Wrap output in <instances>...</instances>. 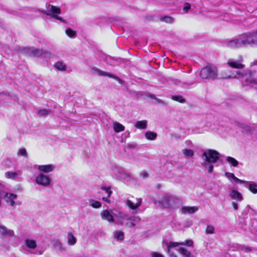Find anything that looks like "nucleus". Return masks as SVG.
I'll return each instance as SVG.
<instances>
[{"label": "nucleus", "mask_w": 257, "mask_h": 257, "mask_svg": "<svg viewBox=\"0 0 257 257\" xmlns=\"http://www.w3.org/2000/svg\"><path fill=\"white\" fill-rule=\"evenodd\" d=\"M255 72L254 71L246 69L243 70H238L236 71H228V73H221V77L224 79L230 78H242L245 80L246 85H249L256 83L253 79L255 76Z\"/></svg>", "instance_id": "1"}, {"label": "nucleus", "mask_w": 257, "mask_h": 257, "mask_svg": "<svg viewBox=\"0 0 257 257\" xmlns=\"http://www.w3.org/2000/svg\"><path fill=\"white\" fill-rule=\"evenodd\" d=\"M203 162L202 166L207 170L209 173L213 171V164L217 162L220 158V154L214 150L209 149L204 152L202 155Z\"/></svg>", "instance_id": "2"}, {"label": "nucleus", "mask_w": 257, "mask_h": 257, "mask_svg": "<svg viewBox=\"0 0 257 257\" xmlns=\"http://www.w3.org/2000/svg\"><path fill=\"white\" fill-rule=\"evenodd\" d=\"M251 34L253 36L257 35V30L243 33L231 40H227L224 42V45L230 49H239L245 47V40L243 39L245 35Z\"/></svg>", "instance_id": "3"}, {"label": "nucleus", "mask_w": 257, "mask_h": 257, "mask_svg": "<svg viewBox=\"0 0 257 257\" xmlns=\"http://www.w3.org/2000/svg\"><path fill=\"white\" fill-rule=\"evenodd\" d=\"M116 218H120L122 221H118L117 223L118 224L122 225L124 221H127L125 223V225L128 228L135 227L136 224L140 222L141 218L138 216H131L128 214L118 211L114 214Z\"/></svg>", "instance_id": "4"}, {"label": "nucleus", "mask_w": 257, "mask_h": 257, "mask_svg": "<svg viewBox=\"0 0 257 257\" xmlns=\"http://www.w3.org/2000/svg\"><path fill=\"white\" fill-rule=\"evenodd\" d=\"M200 76L202 79H215L218 76L217 68L214 66L208 65L201 69Z\"/></svg>", "instance_id": "5"}, {"label": "nucleus", "mask_w": 257, "mask_h": 257, "mask_svg": "<svg viewBox=\"0 0 257 257\" xmlns=\"http://www.w3.org/2000/svg\"><path fill=\"white\" fill-rule=\"evenodd\" d=\"M158 203L165 208H175L178 206L180 201L178 198L172 196L165 195L158 201Z\"/></svg>", "instance_id": "6"}, {"label": "nucleus", "mask_w": 257, "mask_h": 257, "mask_svg": "<svg viewBox=\"0 0 257 257\" xmlns=\"http://www.w3.org/2000/svg\"><path fill=\"white\" fill-rule=\"evenodd\" d=\"M48 8L49 10L48 11L41 9H38L37 11L45 14L46 16H50L51 18L58 20L62 22H65L64 20L62 17L58 16V15L61 14V10L59 8L52 5H49Z\"/></svg>", "instance_id": "7"}, {"label": "nucleus", "mask_w": 257, "mask_h": 257, "mask_svg": "<svg viewBox=\"0 0 257 257\" xmlns=\"http://www.w3.org/2000/svg\"><path fill=\"white\" fill-rule=\"evenodd\" d=\"M22 49L24 53L34 57L44 55L45 57L50 58L53 56L51 53L44 51L42 49L34 48H23Z\"/></svg>", "instance_id": "8"}, {"label": "nucleus", "mask_w": 257, "mask_h": 257, "mask_svg": "<svg viewBox=\"0 0 257 257\" xmlns=\"http://www.w3.org/2000/svg\"><path fill=\"white\" fill-rule=\"evenodd\" d=\"M193 244L192 240H186L184 242H167L166 245L167 246V252L170 257H178L177 255L174 253L173 248L179 245H186L188 246H191Z\"/></svg>", "instance_id": "9"}, {"label": "nucleus", "mask_w": 257, "mask_h": 257, "mask_svg": "<svg viewBox=\"0 0 257 257\" xmlns=\"http://www.w3.org/2000/svg\"><path fill=\"white\" fill-rule=\"evenodd\" d=\"M35 182L39 185L48 187L50 185L51 179L48 176L40 173L36 177Z\"/></svg>", "instance_id": "10"}, {"label": "nucleus", "mask_w": 257, "mask_h": 257, "mask_svg": "<svg viewBox=\"0 0 257 257\" xmlns=\"http://www.w3.org/2000/svg\"><path fill=\"white\" fill-rule=\"evenodd\" d=\"M242 62L243 58L241 56H240L237 60L229 59L227 62V64L231 68L240 69L245 67V65L242 64Z\"/></svg>", "instance_id": "11"}, {"label": "nucleus", "mask_w": 257, "mask_h": 257, "mask_svg": "<svg viewBox=\"0 0 257 257\" xmlns=\"http://www.w3.org/2000/svg\"><path fill=\"white\" fill-rule=\"evenodd\" d=\"M243 37L245 40V47L246 46H250L251 47H257V36H253L251 34H248L245 35Z\"/></svg>", "instance_id": "12"}, {"label": "nucleus", "mask_w": 257, "mask_h": 257, "mask_svg": "<svg viewBox=\"0 0 257 257\" xmlns=\"http://www.w3.org/2000/svg\"><path fill=\"white\" fill-rule=\"evenodd\" d=\"M100 216L102 219L106 220L110 223L113 222L114 221V217L108 210H102L100 213Z\"/></svg>", "instance_id": "13"}, {"label": "nucleus", "mask_w": 257, "mask_h": 257, "mask_svg": "<svg viewBox=\"0 0 257 257\" xmlns=\"http://www.w3.org/2000/svg\"><path fill=\"white\" fill-rule=\"evenodd\" d=\"M17 198V195L13 193H7L4 196L5 200L11 206L15 205V200Z\"/></svg>", "instance_id": "14"}, {"label": "nucleus", "mask_w": 257, "mask_h": 257, "mask_svg": "<svg viewBox=\"0 0 257 257\" xmlns=\"http://www.w3.org/2000/svg\"><path fill=\"white\" fill-rule=\"evenodd\" d=\"M0 235L2 236L12 237L14 235L13 230L9 229L4 225H0Z\"/></svg>", "instance_id": "15"}, {"label": "nucleus", "mask_w": 257, "mask_h": 257, "mask_svg": "<svg viewBox=\"0 0 257 257\" xmlns=\"http://www.w3.org/2000/svg\"><path fill=\"white\" fill-rule=\"evenodd\" d=\"M91 70L93 73H96L99 76H108L110 78H114L116 79H118V78L117 77L113 76V75L107 72L103 71L96 67H92Z\"/></svg>", "instance_id": "16"}, {"label": "nucleus", "mask_w": 257, "mask_h": 257, "mask_svg": "<svg viewBox=\"0 0 257 257\" xmlns=\"http://www.w3.org/2000/svg\"><path fill=\"white\" fill-rule=\"evenodd\" d=\"M198 207L197 206H183L181 208L182 214H193L198 210Z\"/></svg>", "instance_id": "17"}, {"label": "nucleus", "mask_w": 257, "mask_h": 257, "mask_svg": "<svg viewBox=\"0 0 257 257\" xmlns=\"http://www.w3.org/2000/svg\"><path fill=\"white\" fill-rule=\"evenodd\" d=\"M55 167L53 165L48 164L45 165H38L37 169L40 172L48 173L53 171Z\"/></svg>", "instance_id": "18"}, {"label": "nucleus", "mask_w": 257, "mask_h": 257, "mask_svg": "<svg viewBox=\"0 0 257 257\" xmlns=\"http://www.w3.org/2000/svg\"><path fill=\"white\" fill-rule=\"evenodd\" d=\"M137 202L136 203V204H134V203L132 201H131L129 199H127L126 201V204L129 208L134 210H136L141 205L142 202V199L141 198L137 199Z\"/></svg>", "instance_id": "19"}, {"label": "nucleus", "mask_w": 257, "mask_h": 257, "mask_svg": "<svg viewBox=\"0 0 257 257\" xmlns=\"http://www.w3.org/2000/svg\"><path fill=\"white\" fill-rule=\"evenodd\" d=\"M229 195L232 199L238 201H241L243 199L241 194L238 191L235 190H232L229 193Z\"/></svg>", "instance_id": "20"}, {"label": "nucleus", "mask_w": 257, "mask_h": 257, "mask_svg": "<svg viewBox=\"0 0 257 257\" xmlns=\"http://www.w3.org/2000/svg\"><path fill=\"white\" fill-rule=\"evenodd\" d=\"M113 128L114 131L116 133H119L124 130V126L122 125L121 123L118 122H113Z\"/></svg>", "instance_id": "21"}, {"label": "nucleus", "mask_w": 257, "mask_h": 257, "mask_svg": "<svg viewBox=\"0 0 257 257\" xmlns=\"http://www.w3.org/2000/svg\"><path fill=\"white\" fill-rule=\"evenodd\" d=\"M225 175L226 177H227L228 178H232L233 180H234L236 182H239L240 183H247V182L246 181L241 180L240 179H239L237 177H236L233 173L226 172V173H225Z\"/></svg>", "instance_id": "22"}, {"label": "nucleus", "mask_w": 257, "mask_h": 257, "mask_svg": "<svg viewBox=\"0 0 257 257\" xmlns=\"http://www.w3.org/2000/svg\"><path fill=\"white\" fill-rule=\"evenodd\" d=\"M135 126L139 129H146L147 127V121L146 120L137 121Z\"/></svg>", "instance_id": "23"}, {"label": "nucleus", "mask_w": 257, "mask_h": 257, "mask_svg": "<svg viewBox=\"0 0 257 257\" xmlns=\"http://www.w3.org/2000/svg\"><path fill=\"white\" fill-rule=\"evenodd\" d=\"M114 239L117 240H123L124 239V233L121 230H116L113 232Z\"/></svg>", "instance_id": "24"}, {"label": "nucleus", "mask_w": 257, "mask_h": 257, "mask_svg": "<svg viewBox=\"0 0 257 257\" xmlns=\"http://www.w3.org/2000/svg\"><path fill=\"white\" fill-rule=\"evenodd\" d=\"M178 251L184 256V257H194L193 255L186 249L180 247Z\"/></svg>", "instance_id": "25"}, {"label": "nucleus", "mask_w": 257, "mask_h": 257, "mask_svg": "<svg viewBox=\"0 0 257 257\" xmlns=\"http://www.w3.org/2000/svg\"><path fill=\"white\" fill-rule=\"evenodd\" d=\"M20 175L19 172H7L5 173V176L7 178L15 179Z\"/></svg>", "instance_id": "26"}, {"label": "nucleus", "mask_w": 257, "mask_h": 257, "mask_svg": "<svg viewBox=\"0 0 257 257\" xmlns=\"http://www.w3.org/2000/svg\"><path fill=\"white\" fill-rule=\"evenodd\" d=\"M25 243L26 246L30 248L34 249L37 246L36 241L33 239H26Z\"/></svg>", "instance_id": "27"}, {"label": "nucleus", "mask_w": 257, "mask_h": 257, "mask_svg": "<svg viewBox=\"0 0 257 257\" xmlns=\"http://www.w3.org/2000/svg\"><path fill=\"white\" fill-rule=\"evenodd\" d=\"M157 134L156 133L151 131L147 132L145 133V137L148 140H154L157 138Z\"/></svg>", "instance_id": "28"}, {"label": "nucleus", "mask_w": 257, "mask_h": 257, "mask_svg": "<svg viewBox=\"0 0 257 257\" xmlns=\"http://www.w3.org/2000/svg\"><path fill=\"white\" fill-rule=\"evenodd\" d=\"M76 242V238L71 233H68V244L70 245H73Z\"/></svg>", "instance_id": "29"}, {"label": "nucleus", "mask_w": 257, "mask_h": 257, "mask_svg": "<svg viewBox=\"0 0 257 257\" xmlns=\"http://www.w3.org/2000/svg\"><path fill=\"white\" fill-rule=\"evenodd\" d=\"M54 67L56 69L61 71L65 70L66 68V65L63 62L60 61H58L54 65Z\"/></svg>", "instance_id": "30"}, {"label": "nucleus", "mask_w": 257, "mask_h": 257, "mask_svg": "<svg viewBox=\"0 0 257 257\" xmlns=\"http://www.w3.org/2000/svg\"><path fill=\"white\" fill-rule=\"evenodd\" d=\"M226 160L228 163L233 167H236L238 165V162L232 157H227Z\"/></svg>", "instance_id": "31"}, {"label": "nucleus", "mask_w": 257, "mask_h": 257, "mask_svg": "<svg viewBox=\"0 0 257 257\" xmlns=\"http://www.w3.org/2000/svg\"><path fill=\"white\" fill-rule=\"evenodd\" d=\"M160 20L162 22H164L168 24H172L174 22V19L170 16H164L161 17Z\"/></svg>", "instance_id": "32"}, {"label": "nucleus", "mask_w": 257, "mask_h": 257, "mask_svg": "<svg viewBox=\"0 0 257 257\" xmlns=\"http://www.w3.org/2000/svg\"><path fill=\"white\" fill-rule=\"evenodd\" d=\"M248 189L253 193H257V184L252 183L249 184Z\"/></svg>", "instance_id": "33"}, {"label": "nucleus", "mask_w": 257, "mask_h": 257, "mask_svg": "<svg viewBox=\"0 0 257 257\" xmlns=\"http://www.w3.org/2000/svg\"><path fill=\"white\" fill-rule=\"evenodd\" d=\"M183 154L186 157H192L194 155V152L192 150L190 149H183L182 150Z\"/></svg>", "instance_id": "34"}, {"label": "nucleus", "mask_w": 257, "mask_h": 257, "mask_svg": "<svg viewBox=\"0 0 257 257\" xmlns=\"http://www.w3.org/2000/svg\"><path fill=\"white\" fill-rule=\"evenodd\" d=\"M101 189L102 190L105 191L106 193L107 194V198H109L110 197L112 192L111 190V187L110 186H108V187L102 186L101 187Z\"/></svg>", "instance_id": "35"}, {"label": "nucleus", "mask_w": 257, "mask_h": 257, "mask_svg": "<svg viewBox=\"0 0 257 257\" xmlns=\"http://www.w3.org/2000/svg\"><path fill=\"white\" fill-rule=\"evenodd\" d=\"M173 100L178 101L181 103H184L185 99L181 96L175 95L172 97Z\"/></svg>", "instance_id": "36"}, {"label": "nucleus", "mask_w": 257, "mask_h": 257, "mask_svg": "<svg viewBox=\"0 0 257 257\" xmlns=\"http://www.w3.org/2000/svg\"><path fill=\"white\" fill-rule=\"evenodd\" d=\"M91 206L94 208H99L101 206V203L97 201L91 200Z\"/></svg>", "instance_id": "37"}, {"label": "nucleus", "mask_w": 257, "mask_h": 257, "mask_svg": "<svg viewBox=\"0 0 257 257\" xmlns=\"http://www.w3.org/2000/svg\"><path fill=\"white\" fill-rule=\"evenodd\" d=\"M54 247L59 249V250H63L64 248L63 247L61 243L59 241H55L53 243Z\"/></svg>", "instance_id": "38"}, {"label": "nucleus", "mask_w": 257, "mask_h": 257, "mask_svg": "<svg viewBox=\"0 0 257 257\" xmlns=\"http://www.w3.org/2000/svg\"><path fill=\"white\" fill-rule=\"evenodd\" d=\"M66 34H67V35L69 37H71V38H73L76 35V32L74 31H73L72 30H71V29H67L66 30Z\"/></svg>", "instance_id": "39"}, {"label": "nucleus", "mask_w": 257, "mask_h": 257, "mask_svg": "<svg viewBox=\"0 0 257 257\" xmlns=\"http://www.w3.org/2000/svg\"><path fill=\"white\" fill-rule=\"evenodd\" d=\"M50 112L48 110L42 109L38 111V114L41 116H46L50 113Z\"/></svg>", "instance_id": "40"}, {"label": "nucleus", "mask_w": 257, "mask_h": 257, "mask_svg": "<svg viewBox=\"0 0 257 257\" xmlns=\"http://www.w3.org/2000/svg\"><path fill=\"white\" fill-rule=\"evenodd\" d=\"M18 154L19 155H21L22 156H24V157H25L26 158H27V156H28L27 151L24 148L20 149L18 151Z\"/></svg>", "instance_id": "41"}, {"label": "nucleus", "mask_w": 257, "mask_h": 257, "mask_svg": "<svg viewBox=\"0 0 257 257\" xmlns=\"http://www.w3.org/2000/svg\"><path fill=\"white\" fill-rule=\"evenodd\" d=\"M240 127L246 132H250L251 131V128L249 126L244 124H240Z\"/></svg>", "instance_id": "42"}, {"label": "nucleus", "mask_w": 257, "mask_h": 257, "mask_svg": "<svg viewBox=\"0 0 257 257\" xmlns=\"http://www.w3.org/2000/svg\"><path fill=\"white\" fill-rule=\"evenodd\" d=\"M214 230V228L213 226L211 225H208L206 229V232L207 233H213Z\"/></svg>", "instance_id": "43"}, {"label": "nucleus", "mask_w": 257, "mask_h": 257, "mask_svg": "<svg viewBox=\"0 0 257 257\" xmlns=\"http://www.w3.org/2000/svg\"><path fill=\"white\" fill-rule=\"evenodd\" d=\"M151 257H165L163 254L157 252H152L151 253Z\"/></svg>", "instance_id": "44"}, {"label": "nucleus", "mask_w": 257, "mask_h": 257, "mask_svg": "<svg viewBox=\"0 0 257 257\" xmlns=\"http://www.w3.org/2000/svg\"><path fill=\"white\" fill-rule=\"evenodd\" d=\"M137 147V144L135 143H129L127 145V147L128 149H135Z\"/></svg>", "instance_id": "45"}, {"label": "nucleus", "mask_w": 257, "mask_h": 257, "mask_svg": "<svg viewBox=\"0 0 257 257\" xmlns=\"http://www.w3.org/2000/svg\"><path fill=\"white\" fill-rule=\"evenodd\" d=\"M190 5L188 3H186L185 6L183 8L184 12L187 13L190 9Z\"/></svg>", "instance_id": "46"}, {"label": "nucleus", "mask_w": 257, "mask_h": 257, "mask_svg": "<svg viewBox=\"0 0 257 257\" xmlns=\"http://www.w3.org/2000/svg\"><path fill=\"white\" fill-rule=\"evenodd\" d=\"M140 176L142 177L143 179L147 178L148 177V174L147 172L145 171H142L140 174Z\"/></svg>", "instance_id": "47"}, {"label": "nucleus", "mask_w": 257, "mask_h": 257, "mask_svg": "<svg viewBox=\"0 0 257 257\" xmlns=\"http://www.w3.org/2000/svg\"><path fill=\"white\" fill-rule=\"evenodd\" d=\"M240 249L241 250H243L245 252H247V251H250V248L247 247H244V246H242L241 248H240Z\"/></svg>", "instance_id": "48"}, {"label": "nucleus", "mask_w": 257, "mask_h": 257, "mask_svg": "<svg viewBox=\"0 0 257 257\" xmlns=\"http://www.w3.org/2000/svg\"><path fill=\"white\" fill-rule=\"evenodd\" d=\"M232 206L233 207V208L235 209V210H237L238 209V205L236 203H235V202H232Z\"/></svg>", "instance_id": "49"}, {"label": "nucleus", "mask_w": 257, "mask_h": 257, "mask_svg": "<svg viewBox=\"0 0 257 257\" xmlns=\"http://www.w3.org/2000/svg\"><path fill=\"white\" fill-rule=\"evenodd\" d=\"M154 99L159 103H162V104H164V102L163 100L159 99V98H156L155 96L154 97Z\"/></svg>", "instance_id": "50"}, {"label": "nucleus", "mask_w": 257, "mask_h": 257, "mask_svg": "<svg viewBox=\"0 0 257 257\" xmlns=\"http://www.w3.org/2000/svg\"><path fill=\"white\" fill-rule=\"evenodd\" d=\"M109 198H107V196L106 197H103L102 200L104 201L105 202H106L108 203H110V200L108 199Z\"/></svg>", "instance_id": "51"}, {"label": "nucleus", "mask_w": 257, "mask_h": 257, "mask_svg": "<svg viewBox=\"0 0 257 257\" xmlns=\"http://www.w3.org/2000/svg\"><path fill=\"white\" fill-rule=\"evenodd\" d=\"M254 63L255 65H257V60L254 61Z\"/></svg>", "instance_id": "52"}, {"label": "nucleus", "mask_w": 257, "mask_h": 257, "mask_svg": "<svg viewBox=\"0 0 257 257\" xmlns=\"http://www.w3.org/2000/svg\"><path fill=\"white\" fill-rule=\"evenodd\" d=\"M126 136H130V133H129V132H128V134H126Z\"/></svg>", "instance_id": "53"}, {"label": "nucleus", "mask_w": 257, "mask_h": 257, "mask_svg": "<svg viewBox=\"0 0 257 257\" xmlns=\"http://www.w3.org/2000/svg\"><path fill=\"white\" fill-rule=\"evenodd\" d=\"M126 136H130V133H129V132H128V134H126Z\"/></svg>", "instance_id": "54"}]
</instances>
